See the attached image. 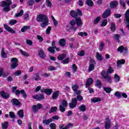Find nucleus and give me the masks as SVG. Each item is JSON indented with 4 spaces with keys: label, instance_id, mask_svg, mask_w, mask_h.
<instances>
[{
    "label": "nucleus",
    "instance_id": "49530a36",
    "mask_svg": "<svg viewBox=\"0 0 129 129\" xmlns=\"http://www.w3.org/2000/svg\"><path fill=\"white\" fill-rule=\"evenodd\" d=\"M72 88L74 91H76L79 88V87L77 84H75L72 86Z\"/></svg>",
    "mask_w": 129,
    "mask_h": 129
},
{
    "label": "nucleus",
    "instance_id": "4c0bfd02",
    "mask_svg": "<svg viewBox=\"0 0 129 129\" xmlns=\"http://www.w3.org/2000/svg\"><path fill=\"white\" fill-rule=\"evenodd\" d=\"M110 30L112 31V32H114L115 31V24L113 23H111V26H110Z\"/></svg>",
    "mask_w": 129,
    "mask_h": 129
},
{
    "label": "nucleus",
    "instance_id": "ddd939ff",
    "mask_svg": "<svg viewBox=\"0 0 129 129\" xmlns=\"http://www.w3.org/2000/svg\"><path fill=\"white\" fill-rule=\"evenodd\" d=\"M118 52H120V53H127V49L124 47L123 46H121L117 48Z\"/></svg>",
    "mask_w": 129,
    "mask_h": 129
},
{
    "label": "nucleus",
    "instance_id": "4d7b16f0",
    "mask_svg": "<svg viewBox=\"0 0 129 129\" xmlns=\"http://www.w3.org/2000/svg\"><path fill=\"white\" fill-rule=\"evenodd\" d=\"M9 24L10 25H15V24H17V20H11L9 21Z\"/></svg>",
    "mask_w": 129,
    "mask_h": 129
},
{
    "label": "nucleus",
    "instance_id": "603ef678",
    "mask_svg": "<svg viewBox=\"0 0 129 129\" xmlns=\"http://www.w3.org/2000/svg\"><path fill=\"white\" fill-rule=\"evenodd\" d=\"M21 74H22V72L20 70L14 73V75H15V76H20Z\"/></svg>",
    "mask_w": 129,
    "mask_h": 129
},
{
    "label": "nucleus",
    "instance_id": "393cba45",
    "mask_svg": "<svg viewBox=\"0 0 129 129\" xmlns=\"http://www.w3.org/2000/svg\"><path fill=\"white\" fill-rule=\"evenodd\" d=\"M91 101L92 102L95 103L96 102H99V101H101V99L98 97H94L91 99Z\"/></svg>",
    "mask_w": 129,
    "mask_h": 129
},
{
    "label": "nucleus",
    "instance_id": "5fc2aeb1",
    "mask_svg": "<svg viewBox=\"0 0 129 129\" xmlns=\"http://www.w3.org/2000/svg\"><path fill=\"white\" fill-rule=\"evenodd\" d=\"M104 90L107 93H110L111 92V89L110 88H104Z\"/></svg>",
    "mask_w": 129,
    "mask_h": 129
},
{
    "label": "nucleus",
    "instance_id": "680f3d73",
    "mask_svg": "<svg viewBox=\"0 0 129 129\" xmlns=\"http://www.w3.org/2000/svg\"><path fill=\"white\" fill-rule=\"evenodd\" d=\"M9 115L11 118H15L16 117V115H15V113H14V112H10Z\"/></svg>",
    "mask_w": 129,
    "mask_h": 129
},
{
    "label": "nucleus",
    "instance_id": "20e7f679",
    "mask_svg": "<svg viewBox=\"0 0 129 129\" xmlns=\"http://www.w3.org/2000/svg\"><path fill=\"white\" fill-rule=\"evenodd\" d=\"M101 75L104 79L106 80L108 82L111 83V76H109L106 74L105 71H102L101 73Z\"/></svg>",
    "mask_w": 129,
    "mask_h": 129
},
{
    "label": "nucleus",
    "instance_id": "6ab92c4d",
    "mask_svg": "<svg viewBox=\"0 0 129 129\" xmlns=\"http://www.w3.org/2000/svg\"><path fill=\"white\" fill-rule=\"evenodd\" d=\"M96 57L98 61H101L103 59V57H102V54L99 53V52H97L96 54Z\"/></svg>",
    "mask_w": 129,
    "mask_h": 129
},
{
    "label": "nucleus",
    "instance_id": "f704fd0d",
    "mask_svg": "<svg viewBox=\"0 0 129 129\" xmlns=\"http://www.w3.org/2000/svg\"><path fill=\"white\" fill-rule=\"evenodd\" d=\"M18 114L20 117L23 118L24 117V110H20L18 112Z\"/></svg>",
    "mask_w": 129,
    "mask_h": 129
},
{
    "label": "nucleus",
    "instance_id": "c9c22d12",
    "mask_svg": "<svg viewBox=\"0 0 129 129\" xmlns=\"http://www.w3.org/2000/svg\"><path fill=\"white\" fill-rule=\"evenodd\" d=\"M1 55L2 58H7V57L8 56L7 53H5V49L4 48H2L1 51Z\"/></svg>",
    "mask_w": 129,
    "mask_h": 129
},
{
    "label": "nucleus",
    "instance_id": "2f4dec72",
    "mask_svg": "<svg viewBox=\"0 0 129 129\" xmlns=\"http://www.w3.org/2000/svg\"><path fill=\"white\" fill-rule=\"evenodd\" d=\"M66 41H65V39L64 38H62V39L59 40V44L60 45V46H65V45L66 44Z\"/></svg>",
    "mask_w": 129,
    "mask_h": 129
},
{
    "label": "nucleus",
    "instance_id": "f3484780",
    "mask_svg": "<svg viewBox=\"0 0 129 129\" xmlns=\"http://www.w3.org/2000/svg\"><path fill=\"white\" fill-rule=\"evenodd\" d=\"M125 63V60L123 59H121L117 61V66L118 67H121V65H123Z\"/></svg>",
    "mask_w": 129,
    "mask_h": 129
},
{
    "label": "nucleus",
    "instance_id": "a878e982",
    "mask_svg": "<svg viewBox=\"0 0 129 129\" xmlns=\"http://www.w3.org/2000/svg\"><path fill=\"white\" fill-rule=\"evenodd\" d=\"M70 15L73 17V18H75V19H76L77 18V12L72 10L70 12Z\"/></svg>",
    "mask_w": 129,
    "mask_h": 129
},
{
    "label": "nucleus",
    "instance_id": "412c9836",
    "mask_svg": "<svg viewBox=\"0 0 129 129\" xmlns=\"http://www.w3.org/2000/svg\"><path fill=\"white\" fill-rule=\"evenodd\" d=\"M92 83H93V79H92L91 78H89L86 83V87H89V86H90Z\"/></svg>",
    "mask_w": 129,
    "mask_h": 129
},
{
    "label": "nucleus",
    "instance_id": "09e8293b",
    "mask_svg": "<svg viewBox=\"0 0 129 129\" xmlns=\"http://www.w3.org/2000/svg\"><path fill=\"white\" fill-rule=\"evenodd\" d=\"M51 30H52V28L50 26L48 27L45 31L46 34L47 35H50V33H51Z\"/></svg>",
    "mask_w": 129,
    "mask_h": 129
},
{
    "label": "nucleus",
    "instance_id": "052dcab7",
    "mask_svg": "<svg viewBox=\"0 0 129 129\" xmlns=\"http://www.w3.org/2000/svg\"><path fill=\"white\" fill-rule=\"evenodd\" d=\"M48 71H54L55 70H56V68L52 66H49L48 68Z\"/></svg>",
    "mask_w": 129,
    "mask_h": 129
},
{
    "label": "nucleus",
    "instance_id": "c85d7f7f",
    "mask_svg": "<svg viewBox=\"0 0 129 129\" xmlns=\"http://www.w3.org/2000/svg\"><path fill=\"white\" fill-rule=\"evenodd\" d=\"M2 125L3 129H7V128H8V127L9 126V122H4L2 123Z\"/></svg>",
    "mask_w": 129,
    "mask_h": 129
},
{
    "label": "nucleus",
    "instance_id": "3c124183",
    "mask_svg": "<svg viewBox=\"0 0 129 129\" xmlns=\"http://www.w3.org/2000/svg\"><path fill=\"white\" fill-rule=\"evenodd\" d=\"M79 36H80L81 37H83V36H88V34L86 32H80L78 33Z\"/></svg>",
    "mask_w": 129,
    "mask_h": 129
},
{
    "label": "nucleus",
    "instance_id": "f8f14e48",
    "mask_svg": "<svg viewBox=\"0 0 129 129\" xmlns=\"http://www.w3.org/2000/svg\"><path fill=\"white\" fill-rule=\"evenodd\" d=\"M70 25L72 26L71 29L73 30V31H75L76 30H77L78 28V27L75 26V25H76V22L75 20H72L70 22Z\"/></svg>",
    "mask_w": 129,
    "mask_h": 129
},
{
    "label": "nucleus",
    "instance_id": "39448f33",
    "mask_svg": "<svg viewBox=\"0 0 129 129\" xmlns=\"http://www.w3.org/2000/svg\"><path fill=\"white\" fill-rule=\"evenodd\" d=\"M96 62L94 61L93 59H91L90 60V65L88 68V72H91V71H93V70H94V67L95 65Z\"/></svg>",
    "mask_w": 129,
    "mask_h": 129
},
{
    "label": "nucleus",
    "instance_id": "6e6d98bb",
    "mask_svg": "<svg viewBox=\"0 0 129 129\" xmlns=\"http://www.w3.org/2000/svg\"><path fill=\"white\" fill-rule=\"evenodd\" d=\"M35 77H34V79L35 80H36V81H38V80H40V75H39V74L36 73L35 74Z\"/></svg>",
    "mask_w": 129,
    "mask_h": 129
},
{
    "label": "nucleus",
    "instance_id": "13d9d810",
    "mask_svg": "<svg viewBox=\"0 0 129 129\" xmlns=\"http://www.w3.org/2000/svg\"><path fill=\"white\" fill-rule=\"evenodd\" d=\"M100 19H101L100 17H97L94 20V24H98V23H99V21H100Z\"/></svg>",
    "mask_w": 129,
    "mask_h": 129
},
{
    "label": "nucleus",
    "instance_id": "bf43d9fd",
    "mask_svg": "<svg viewBox=\"0 0 129 129\" xmlns=\"http://www.w3.org/2000/svg\"><path fill=\"white\" fill-rule=\"evenodd\" d=\"M103 47H104V43L103 42H102L99 48L100 51H102V50L103 49Z\"/></svg>",
    "mask_w": 129,
    "mask_h": 129
},
{
    "label": "nucleus",
    "instance_id": "c03bdc74",
    "mask_svg": "<svg viewBox=\"0 0 129 129\" xmlns=\"http://www.w3.org/2000/svg\"><path fill=\"white\" fill-rule=\"evenodd\" d=\"M120 36L118 34H115L114 35V39L117 41L118 43H119V38Z\"/></svg>",
    "mask_w": 129,
    "mask_h": 129
},
{
    "label": "nucleus",
    "instance_id": "c756f323",
    "mask_svg": "<svg viewBox=\"0 0 129 129\" xmlns=\"http://www.w3.org/2000/svg\"><path fill=\"white\" fill-rule=\"evenodd\" d=\"M67 56L66 54H60L58 56L57 59L58 60H63V59L66 58Z\"/></svg>",
    "mask_w": 129,
    "mask_h": 129
},
{
    "label": "nucleus",
    "instance_id": "cd10ccee",
    "mask_svg": "<svg viewBox=\"0 0 129 129\" xmlns=\"http://www.w3.org/2000/svg\"><path fill=\"white\" fill-rule=\"evenodd\" d=\"M114 79L115 82H119V80H120V77L119 76L117 75V74H115L114 77Z\"/></svg>",
    "mask_w": 129,
    "mask_h": 129
},
{
    "label": "nucleus",
    "instance_id": "7ed1b4c3",
    "mask_svg": "<svg viewBox=\"0 0 129 129\" xmlns=\"http://www.w3.org/2000/svg\"><path fill=\"white\" fill-rule=\"evenodd\" d=\"M11 62H12L10 65L11 69H15V68L18 67V58L13 57L11 58Z\"/></svg>",
    "mask_w": 129,
    "mask_h": 129
},
{
    "label": "nucleus",
    "instance_id": "bb28decb",
    "mask_svg": "<svg viewBox=\"0 0 129 129\" xmlns=\"http://www.w3.org/2000/svg\"><path fill=\"white\" fill-rule=\"evenodd\" d=\"M96 86H97V87L98 88H100L102 86V84L101 83V82L100 81V80L98 79L96 81Z\"/></svg>",
    "mask_w": 129,
    "mask_h": 129
},
{
    "label": "nucleus",
    "instance_id": "f03ea898",
    "mask_svg": "<svg viewBox=\"0 0 129 129\" xmlns=\"http://www.w3.org/2000/svg\"><path fill=\"white\" fill-rule=\"evenodd\" d=\"M12 5V0H6V1H2V7L4 8L3 11L6 13L10 12L11 9L10 6Z\"/></svg>",
    "mask_w": 129,
    "mask_h": 129
},
{
    "label": "nucleus",
    "instance_id": "338daca9",
    "mask_svg": "<svg viewBox=\"0 0 129 129\" xmlns=\"http://www.w3.org/2000/svg\"><path fill=\"white\" fill-rule=\"evenodd\" d=\"M50 129H56V124L55 123H51L50 124Z\"/></svg>",
    "mask_w": 129,
    "mask_h": 129
},
{
    "label": "nucleus",
    "instance_id": "0eeeda50",
    "mask_svg": "<svg viewBox=\"0 0 129 129\" xmlns=\"http://www.w3.org/2000/svg\"><path fill=\"white\" fill-rule=\"evenodd\" d=\"M32 97L33 98H34V99H37V100L38 101L44 100V99H45V97L44 96V95L42 94L32 96Z\"/></svg>",
    "mask_w": 129,
    "mask_h": 129
},
{
    "label": "nucleus",
    "instance_id": "9b49d317",
    "mask_svg": "<svg viewBox=\"0 0 129 129\" xmlns=\"http://www.w3.org/2000/svg\"><path fill=\"white\" fill-rule=\"evenodd\" d=\"M11 103L12 105H15L16 106H19L21 105V102L17 99L13 98L11 100Z\"/></svg>",
    "mask_w": 129,
    "mask_h": 129
},
{
    "label": "nucleus",
    "instance_id": "1a4fd4ad",
    "mask_svg": "<svg viewBox=\"0 0 129 129\" xmlns=\"http://www.w3.org/2000/svg\"><path fill=\"white\" fill-rule=\"evenodd\" d=\"M4 27L6 31H8L9 33H12V34H15L16 31L14 30L12 28L9 26L8 25L4 24Z\"/></svg>",
    "mask_w": 129,
    "mask_h": 129
},
{
    "label": "nucleus",
    "instance_id": "8fccbe9b",
    "mask_svg": "<svg viewBox=\"0 0 129 129\" xmlns=\"http://www.w3.org/2000/svg\"><path fill=\"white\" fill-rule=\"evenodd\" d=\"M53 48V47H49L48 48V50L49 52H50V53H52V54H54L55 53V49Z\"/></svg>",
    "mask_w": 129,
    "mask_h": 129
},
{
    "label": "nucleus",
    "instance_id": "b1692460",
    "mask_svg": "<svg viewBox=\"0 0 129 129\" xmlns=\"http://www.w3.org/2000/svg\"><path fill=\"white\" fill-rule=\"evenodd\" d=\"M80 111H82L84 112V111H86V106L84 104L81 105L79 108Z\"/></svg>",
    "mask_w": 129,
    "mask_h": 129
},
{
    "label": "nucleus",
    "instance_id": "7c9ffc66",
    "mask_svg": "<svg viewBox=\"0 0 129 129\" xmlns=\"http://www.w3.org/2000/svg\"><path fill=\"white\" fill-rule=\"evenodd\" d=\"M58 96H59V91L55 92L52 94V98L53 99H57Z\"/></svg>",
    "mask_w": 129,
    "mask_h": 129
},
{
    "label": "nucleus",
    "instance_id": "72a5a7b5",
    "mask_svg": "<svg viewBox=\"0 0 129 129\" xmlns=\"http://www.w3.org/2000/svg\"><path fill=\"white\" fill-rule=\"evenodd\" d=\"M29 29H30V26H24L21 29V32L22 33H25V32H26V31H27V30H29Z\"/></svg>",
    "mask_w": 129,
    "mask_h": 129
},
{
    "label": "nucleus",
    "instance_id": "69168bd1",
    "mask_svg": "<svg viewBox=\"0 0 129 129\" xmlns=\"http://www.w3.org/2000/svg\"><path fill=\"white\" fill-rule=\"evenodd\" d=\"M84 50H81L78 53V56H84Z\"/></svg>",
    "mask_w": 129,
    "mask_h": 129
},
{
    "label": "nucleus",
    "instance_id": "774afa93",
    "mask_svg": "<svg viewBox=\"0 0 129 129\" xmlns=\"http://www.w3.org/2000/svg\"><path fill=\"white\" fill-rule=\"evenodd\" d=\"M107 72L109 74L112 73L113 72V69L111 67H109Z\"/></svg>",
    "mask_w": 129,
    "mask_h": 129
},
{
    "label": "nucleus",
    "instance_id": "79ce46f5",
    "mask_svg": "<svg viewBox=\"0 0 129 129\" xmlns=\"http://www.w3.org/2000/svg\"><path fill=\"white\" fill-rule=\"evenodd\" d=\"M57 107H52L49 110V113H52V112H54L55 111H57Z\"/></svg>",
    "mask_w": 129,
    "mask_h": 129
},
{
    "label": "nucleus",
    "instance_id": "6e6552de",
    "mask_svg": "<svg viewBox=\"0 0 129 129\" xmlns=\"http://www.w3.org/2000/svg\"><path fill=\"white\" fill-rule=\"evenodd\" d=\"M41 92H45L47 95H51L53 92V90L51 89H41Z\"/></svg>",
    "mask_w": 129,
    "mask_h": 129
},
{
    "label": "nucleus",
    "instance_id": "a211bd4d",
    "mask_svg": "<svg viewBox=\"0 0 129 129\" xmlns=\"http://www.w3.org/2000/svg\"><path fill=\"white\" fill-rule=\"evenodd\" d=\"M38 55L42 59H45V57H46V55H45V53L44 52V50H43V49H40L38 50Z\"/></svg>",
    "mask_w": 129,
    "mask_h": 129
},
{
    "label": "nucleus",
    "instance_id": "4468645a",
    "mask_svg": "<svg viewBox=\"0 0 129 129\" xmlns=\"http://www.w3.org/2000/svg\"><path fill=\"white\" fill-rule=\"evenodd\" d=\"M118 6V2L117 1H112L110 4V7L111 9H115V8H116Z\"/></svg>",
    "mask_w": 129,
    "mask_h": 129
},
{
    "label": "nucleus",
    "instance_id": "e2e57ef3",
    "mask_svg": "<svg viewBox=\"0 0 129 129\" xmlns=\"http://www.w3.org/2000/svg\"><path fill=\"white\" fill-rule=\"evenodd\" d=\"M46 5L47 7H51L52 6V3L50 2V0H46Z\"/></svg>",
    "mask_w": 129,
    "mask_h": 129
},
{
    "label": "nucleus",
    "instance_id": "de8ad7c7",
    "mask_svg": "<svg viewBox=\"0 0 129 129\" xmlns=\"http://www.w3.org/2000/svg\"><path fill=\"white\" fill-rule=\"evenodd\" d=\"M26 44L28 45V46H32L33 45V41L30 39H26Z\"/></svg>",
    "mask_w": 129,
    "mask_h": 129
},
{
    "label": "nucleus",
    "instance_id": "5701e85b",
    "mask_svg": "<svg viewBox=\"0 0 129 129\" xmlns=\"http://www.w3.org/2000/svg\"><path fill=\"white\" fill-rule=\"evenodd\" d=\"M53 121V119L50 118L48 119H44L43 120L42 123L43 124H46V125H48L50 124V122H52Z\"/></svg>",
    "mask_w": 129,
    "mask_h": 129
},
{
    "label": "nucleus",
    "instance_id": "aec40b11",
    "mask_svg": "<svg viewBox=\"0 0 129 129\" xmlns=\"http://www.w3.org/2000/svg\"><path fill=\"white\" fill-rule=\"evenodd\" d=\"M110 120L109 118H106V121L105 122V128L106 129L110 128Z\"/></svg>",
    "mask_w": 129,
    "mask_h": 129
},
{
    "label": "nucleus",
    "instance_id": "dca6fc26",
    "mask_svg": "<svg viewBox=\"0 0 129 129\" xmlns=\"http://www.w3.org/2000/svg\"><path fill=\"white\" fill-rule=\"evenodd\" d=\"M1 95L3 97V98H5V99H8V98H10V94L8 93H6L4 91H2L0 93Z\"/></svg>",
    "mask_w": 129,
    "mask_h": 129
},
{
    "label": "nucleus",
    "instance_id": "473e14b6",
    "mask_svg": "<svg viewBox=\"0 0 129 129\" xmlns=\"http://www.w3.org/2000/svg\"><path fill=\"white\" fill-rule=\"evenodd\" d=\"M114 96L117 97V98H121V92H115V94H114Z\"/></svg>",
    "mask_w": 129,
    "mask_h": 129
},
{
    "label": "nucleus",
    "instance_id": "a19ab883",
    "mask_svg": "<svg viewBox=\"0 0 129 129\" xmlns=\"http://www.w3.org/2000/svg\"><path fill=\"white\" fill-rule=\"evenodd\" d=\"M86 4L89 7H92V6H93V2H92L91 0H87Z\"/></svg>",
    "mask_w": 129,
    "mask_h": 129
},
{
    "label": "nucleus",
    "instance_id": "e433bc0d",
    "mask_svg": "<svg viewBox=\"0 0 129 129\" xmlns=\"http://www.w3.org/2000/svg\"><path fill=\"white\" fill-rule=\"evenodd\" d=\"M24 15V10H22L19 13L16 14L15 17L16 18H19V17H22Z\"/></svg>",
    "mask_w": 129,
    "mask_h": 129
},
{
    "label": "nucleus",
    "instance_id": "423d86ee",
    "mask_svg": "<svg viewBox=\"0 0 129 129\" xmlns=\"http://www.w3.org/2000/svg\"><path fill=\"white\" fill-rule=\"evenodd\" d=\"M76 105H77V99L73 98L72 102L69 103V106L71 108H75Z\"/></svg>",
    "mask_w": 129,
    "mask_h": 129
},
{
    "label": "nucleus",
    "instance_id": "f257e3e1",
    "mask_svg": "<svg viewBox=\"0 0 129 129\" xmlns=\"http://www.w3.org/2000/svg\"><path fill=\"white\" fill-rule=\"evenodd\" d=\"M36 21L39 23L42 22V23L40 24L41 28H45V27H47V26L49 25V19H48V17L44 14H39L37 17Z\"/></svg>",
    "mask_w": 129,
    "mask_h": 129
},
{
    "label": "nucleus",
    "instance_id": "4be33fe9",
    "mask_svg": "<svg viewBox=\"0 0 129 129\" xmlns=\"http://www.w3.org/2000/svg\"><path fill=\"white\" fill-rule=\"evenodd\" d=\"M76 22L77 27H80V26L82 25V20H81V18L80 17L76 18Z\"/></svg>",
    "mask_w": 129,
    "mask_h": 129
},
{
    "label": "nucleus",
    "instance_id": "a18cd8bd",
    "mask_svg": "<svg viewBox=\"0 0 129 129\" xmlns=\"http://www.w3.org/2000/svg\"><path fill=\"white\" fill-rule=\"evenodd\" d=\"M38 108L37 107V105H34L32 106V110L33 112H38Z\"/></svg>",
    "mask_w": 129,
    "mask_h": 129
},
{
    "label": "nucleus",
    "instance_id": "0e129e2a",
    "mask_svg": "<svg viewBox=\"0 0 129 129\" xmlns=\"http://www.w3.org/2000/svg\"><path fill=\"white\" fill-rule=\"evenodd\" d=\"M120 5L123 7V8H124L125 7V2L123 1V0H120L119 1Z\"/></svg>",
    "mask_w": 129,
    "mask_h": 129
},
{
    "label": "nucleus",
    "instance_id": "9d476101",
    "mask_svg": "<svg viewBox=\"0 0 129 129\" xmlns=\"http://www.w3.org/2000/svg\"><path fill=\"white\" fill-rule=\"evenodd\" d=\"M110 16V10L108 9L106 10L105 12L103 13L102 15V18L103 19H106V18H108Z\"/></svg>",
    "mask_w": 129,
    "mask_h": 129
},
{
    "label": "nucleus",
    "instance_id": "2eb2a0df",
    "mask_svg": "<svg viewBox=\"0 0 129 129\" xmlns=\"http://www.w3.org/2000/svg\"><path fill=\"white\" fill-rule=\"evenodd\" d=\"M124 22L125 24H129V9L126 11L125 14Z\"/></svg>",
    "mask_w": 129,
    "mask_h": 129
},
{
    "label": "nucleus",
    "instance_id": "37998d69",
    "mask_svg": "<svg viewBox=\"0 0 129 129\" xmlns=\"http://www.w3.org/2000/svg\"><path fill=\"white\" fill-rule=\"evenodd\" d=\"M67 104H68V103L67 102V101H66L65 100H61V105H62V106L67 107Z\"/></svg>",
    "mask_w": 129,
    "mask_h": 129
},
{
    "label": "nucleus",
    "instance_id": "864d4df0",
    "mask_svg": "<svg viewBox=\"0 0 129 129\" xmlns=\"http://www.w3.org/2000/svg\"><path fill=\"white\" fill-rule=\"evenodd\" d=\"M65 106H62V105H59V110L61 112H64L65 111Z\"/></svg>",
    "mask_w": 129,
    "mask_h": 129
},
{
    "label": "nucleus",
    "instance_id": "58836bf2",
    "mask_svg": "<svg viewBox=\"0 0 129 129\" xmlns=\"http://www.w3.org/2000/svg\"><path fill=\"white\" fill-rule=\"evenodd\" d=\"M20 53L22 54V55H23V56H25L26 57H29L30 55L26 51H23L22 49H20Z\"/></svg>",
    "mask_w": 129,
    "mask_h": 129
},
{
    "label": "nucleus",
    "instance_id": "ea45409f",
    "mask_svg": "<svg viewBox=\"0 0 129 129\" xmlns=\"http://www.w3.org/2000/svg\"><path fill=\"white\" fill-rule=\"evenodd\" d=\"M107 25V19H105L103 20L101 24L100 25L101 27H105Z\"/></svg>",
    "mask_w": 129,
    "mask_h": 129
}]
</instances>
